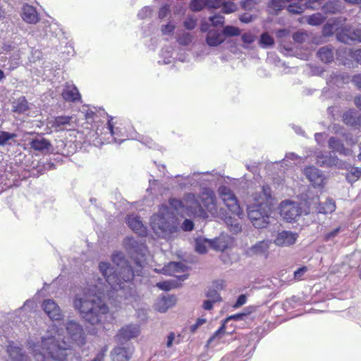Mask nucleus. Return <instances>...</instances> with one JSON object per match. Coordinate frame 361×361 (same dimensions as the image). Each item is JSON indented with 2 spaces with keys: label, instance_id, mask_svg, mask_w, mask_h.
Returning <instances> with one entry per match:
<instances>
[{
  "label": "nucleus",
  "instance_id": "f257e3e1",
  "mask_svg": "<svg viewBox=\"0 0 361 361\" xmlns=\"http://www.w3.org/2000/svg\"><path fill=\"white\" fill-rule=\"evenodd\" d=\"M99 269L104 279L97 278L94 281H88L87 287L77 293L73 300L74 309L92 325L102 324L106 319L109 307L102 299V295L112 297L115 291L117 296L124 298L126 304H133L137 300V297H130L127 288L122 285L116 273L111 274L113 269L109 262H101Z\"/></svg>",
  "mask_w": 361,
  "mask_h": 361
},
{
  "label": "nucleus",
  "instance_id": "f03ea898",
  "mask_svg": "<svg viewBox=\"0 0 361 361\" xmlns=\"http://www.w3.org/2000/svg\"><path fill=\"white\" fill-rule=\"evenodd\" d=\"M123 245L128 253L134 259L137 269L133 270L129 262L126 259L124 255L121 252H115L111 255L113 263L116 269H113L111 274L115 271L118 277L121 280L123 286L127 288L130 297H137L135 290L131 287L130 281L135 274L140 275L142 264V259L146 253V247L143 243L138 242L133 238L127 237L124 239Z\"/></svg>",
  "mask_w": 361,
  "mask_h": 361
},
{
  "label": "nucleus",
  "instance_id": "7ed1b4c3",
  "mask_svg": "<svg viewBox=\"0 0 361 361\" xmlns=\"http://www.w3.org/2000/svg\"><path fill=\"white\" fill-rule=\"evenodd\" d=\"M123 245L128 253L134 259L137 269L133 270L129 262L126 259L124 255L121 252H115L111 255L113 263L116 269H113L111 274L115 271L118 277L121 280L123 286L127 288L130 297H137L135 290L131 287L130 281L135 274L140 275L142 264V259L146 253V247L143 243L138 242L133 238L127 237L124 239Z\"/></svg>",
  "mask_w": 361,
  "mask_h": 361
},
{
  "label": "nucleus",
  "instance_id": "20e7f679",
  "mask_svg": "<svg viewBox=\"0 0 361 361\" xmlns=\"http://www.w3.org/2000/svg\"><path fill=\"white\" fill-rule=\"evenodd\" d=\"M133 131L130 124L110 117L103 126H98L96 130H89L84 142L94 146L111 142L121 144L126 140L134 138Z\"/></svg>",
  "mask_w": 361,
  "mask_h": 361
},
{
  "label": "nucleus",
  "instance_id": "39448f33",
  "mask_svg": "<svg viewBox=\"0 0 361 361\" xmlns=\"http://www.w3.org/2000/svg\"><path fill=\"white\" fill-rule=\"evenodd\" d=\"M56 335L41 338V342L36 343L32 338L27 341L29 348L36 361H66L70 350V345L61 339L59 331Z\"/></svg>",
  "mask_w": 361,
  "mask_h": 361
},
{
  "label": "nucleus",
  "instance_id": "423d86ee",
  "mask_svg": "<svg viewBox=\"0 0 361 361\" xmlns=\"http://www.w3.org/2000/svg\"><path fill=\"white\" fill-rule=\"evenodd\" d=\"M271 190L264 185L259 192L253 195V202L247 206V216L253 226L263 228L269 224L271 211Z\"/></svg>",
  "mask_w": 361,
  "mask_h": 361
},
{
  "label": "nucleus",
  "instance_id": "0eeeda50",
  "mask_svg": "<svg viewBox=\"0 0 361 361\" xmlns=\"http://www.w3.org/2000/svg\"><path fill=\"white\" fill-rule=\"evenodd\" d=\"M150 226L159 238L168 240L178 231L180 223L171 208L163 204L158 212L152 216Z\"/></svg>",
  "mask_w": 361,
  "mask_h": 361
},
{
  "label": "nucleus",
  "instance_id": "6e6552de",
  "mask_svg": "<svg viewBox=\"0 0 361 361\" xmlns=\"http://www.w3.org/2000/svg\"><path fill=\"white\" fill-rule=\"evenodd\" d=\"M169 205L177 214L182 216H197L202 219H207L209 216L201 207L194 193L186 194L183 200L171 198L169 200Z\"/></svg>",
  "mask_w": 361,
  "mask_h": 361
},
{
  "label": "nucleus",
  "instance_id": "1a4fd4ad",
  "mask_svg": "<svg viewBox=\"0 0 361 361\" xmlns=\"http://www.w3.org/2000/svg\"><path fill=\"white\" fill-rule=\"evenodd\" d=\"M345 21V18H338L334 20L333 23L329 22L325 25L324 32L325 34H331L334 32H336L337 39L345 44H350L354 41L361 42V27H357L351 31L350 27L345 25L342 26L340 30H338V24H342Z\"/></svg>",
  "mask_w": 361,
  "mask_h": 361
},
{
  "label": "nucleus",
  "instance_id": "9d476101",
  "mask_svg": "<svg viewBox=\"0 0 361 361\" xmlns=\"http://www.w3.org/2000/svg\"><path fill=\"white\" fill-rule=\"evenodd\" d=\"M196 198L207 215L209 213L213 217L219 216V211H218L216 206V195L212 189L209 188H202L199 196H196Z\"/></svg>",
  "mask_w": 361,
  "mask_h": 361
},
{
  "label": "nucleus",
  "instance_id": "9b49d317",
  "mask_svg": "<svg viewBox=\"0 0 361 361\" xmlns=\"http://www.w3.org/2000/svg\"><path fill=\"white\" fill-rule=\"evenodd\" d=\"M317 164L321 167H336L337 169H348L346 162L341 160L332 152L316 151L314 153Z\"/></svg>",
  "mask_w": 361,
  "mask_h": 361
},
{
  "label": "nucleus",
  "instance_id": "f8f14e48",
  "mask_svg": "<svg viewBox=\"0 0 361 361\" xmlns=\"http://www.w3.org/2000/svg\"><path fill=\"white\" fill-rule=\"evenodd\" d=\"M219 193L228 210L233 214L241 218L243 212L241 211L237 198L232 190L226 186H221L219 188Z\"/></svg>",
  "mask_w": 361,
  "mask_h": 361
},
{
  "label": "nucleus",
  "instance_id": "ddd939ff",
  "mask_svg": "<svg viewBox=\"0 0 361 361\" xmlns=\"http://www.w3.org/2000/svg\"><path fill=\"white\" fill-rule=\"evenodd\" d=\"M279 210L281 216L288 222L296 221L302 214L300 204L290 200L283 201L280 204Z\"/></svg>",
  "mask_w": 361,
  "mask_h": 361
},
{
  "label": "nucleus",
  "instance_id": "4468645a",
  "mask_svg": "<svg viewBox=\"0 0 361 361\" xmlns=\"http://www.w3.org/2000/svg\"><path fill=\"white\" fill-rule=\"evenodd\" d=\"M345 49L347 48L341 47L335 52L334 47L329 44L319 48L317 51V56L325 63H331L334 60L335 54H336L338 60L343 61L347 57V55L344 54Z\"/></svg>",
  "mask_w": 361,
  "mask_h": 361
},
{
  "label": "nucleus",
  "instance_id": "2eb2a0df",
  "mask_svg": "<svg viewBox=\"0 0 361 361\" xmlns=\"http://www.w3.org/2000/svg\"><path fill=\"white\" fill-rule=\"evenodd\" d=\"M66 330L73 342L78 345H83L85 342V335L80 324L75 320H68L65 323Z\"/></svg>",
  "mask_w": 361,
  "mask_h": 361
},
{
  "label": "nucleus",
  "instance_id": "dca6fc26",
  "mask_svg": "<svg viewBox=\"0 0 361 361\" xmlns=\"http://www.w3.org/2000/svg\"><path fill=\"white\" fill-rule=\"evenodd\" d=\"M320 4L317 1L290 0L287 4V10L293 14H300L307 8L317 9Z\"/></svg>",
  "mask_w": 361,
  "mask_h": 361
},
{
  "label": "nucleus",
  "instance_id": "f3484780",
  "mask_svg": "<svg viewBox=\"0 0 361 361\" xmlns=\"http://www.w3.org/2000/svg\"><path fill=\"white\" fill-rule=\"evenodd\" d=\"M73 117L70 116H59L47 122V126L54 132H61L71 129L73 126Z\"/></svg>",
  "mask_w": 361,
  "mask_h": 361
},
{
  "label": "nucleus",
  "instance_id": "a211bd4d",
  "mask_svg": "<svg viewBox=\"0 0 361 361\" xmlns=\"http://www.w3.org/2000/svg\"><path fill=\"white\" fill-rule=\"evenodd\" d=\"M140 333V330L139 325L130 324L121 327L117 333L116 338L117 341L122 344L123 342L137 338Z\"/></svg>",
  "mask_w": 361,
  "mask_h": 361
},
{
  "label": "nucleus",
  "instance_id": "6ab92c4d",
  "mask_svg": "<svg viewBox=\"0 0 361 361\" xmlns=\"http://www.w3.org/2000/svg\"><path fill=\"white\" fill-rule=\"evenodd\" d=\"M42 308L51 320L59 321L63 319L62 310L54 300H44L42 302Z\"/></svg>",
  "mask_w": 361,
  "mask_h": 361
},
{
  "label": "nucleus",
  "instance_id": "aec40b11",
  "mask_svg": "<svg viewBox=\"0 0 361 361\" xmlns=\"http://www.w3.org/2000/svg\"><path fill=\"white\" fill-rule=\"evenodd\" d=\"M298 234L290 231H279L274 240V243L279 247H289L294 245Z\"/></svg>",
  "mask_w": 361,
  "mask_h": 361
},
{
  "label": "nucleus",
  "instance_id": "412c9836",
  "mask_svg": "<svg viewBox=\"0 0 361 361\" xmlns=\"http://www.w3.org/2000/svg\"><path fill=\"white\" fill-rule=\"evenodd\" d=\"M304 175L314 187H321L324 184L325 177L321 170L310 166L305 168Z\"/></svg>",
  "mask_w": 361,
  "mask_h": 361
},
{
  "label": "nucleus",
  "instance_id": "4be33fe9",
  "mask_svg": "<svg viewBox=\"0 0 361 361\" xmlns=\"http://www.w3.org/2000/svg\"><path fill=\"white\" fill-rule=\"evenodd\" d=\"M133 353V348L127 345L126 346L118 345L111 352L113 361H128Z\"/></svg>",
  "mask_w": 361,
  "mask_h": 361
},
{
  "label": "nucleus",
  "instance_id": "5701e85b",
  "mask_svg": "<svg viewBox=\"0 0 361 361\" xmlns=\"http://www.w3.org/2000/svg\"><path fill=\"white\" fill-rule=\"evenodd\" d=\"M6 351L12 361H30V358L23 353L21 346L14 341L8 343Z\"/></svg>",
  "mask_w": 361,
  "mask_h": 361
},
{
  "label": "nucleus",
  "instance_id": "b1692460",
  "mask_svg": "<svg viewBox=\"0 0 361 361\" xmlns=\"http://www.w3.org/2000/svg\"><path fill=\"white\" fill-rule=\"evenodd\" d=\"M217 217L224 220L230 231L233 233L237 234L241 231L242 228L238 219L234 216L233 217L228 215L226 212L224 211L223 209L219 210V214Z\"/></svg>",
  "mask_w": 361,
  "mask_h": 361
},
{
  "label": "nucleus",
  "instance_id": "393cba45",
  "mask_svg": "<svg viewBox=\"0 0 361 361\" xmlns=\"http://www.w3.org/2000/svg\"><path fill=\"white\" fill-rule=\"evenodd\" d=\"M127 224L140 236H145L147 234V228L142 224L140 217L134 214L128 215Z\"/></svg>",
  "mask_w": 361,
  "mask_h": 361
},
{
  "label": "nucleus",
  "instance_id": "a878e982",
  "mask_svg": "<svg viewBox=\"0 0 361 361\" xmlns=\"http://www.w3.org/2000/svg\"><path fill=\"white\" fill-rule=\"evenodd\" d=\"M329 148L332 152H338L341 155L350 156L352 154V150L345 147L343 141L337 137H331L328 141Z\"/></svg>",
  "mask_w": 361,
  "mask_h": 361
},
{
  "label": "nucleus",
  "instance_id": "bb28decb",
  "mask_svg": "<svg viewBox=\"0 0 361 361\" xmlns=\"http://www.w3.org/2000/svg\"><path fill=\"white\" fill-rule=\"evenodd\" d=\"M61 95L64 100L69 102H75L80 99V94L77 87L73 84L66 83Z\"/></svg>",
  "mask_w": 361,
  "mask_h": 361
},
{
  "label": "nucleus",
  "instance_id": "cd10ccee",
  "mask_svg": "<svg viewBox=\"0 0 361 361\" xmlns=\"http://www.w3.org/2000/svg\"><path fill=\"white\" fill-rule=\"evenodd\" d=\"M209 4L213 8H221V11L226 14L233 13L237 10V6L230 1L212 0Z\"/></svg>",
  "mask_w": 361,
  "mask_h": 361
},
{
  "label": "nucleus",
  "instance_id": "c85d7f7f",
  "mask_svg": "<svg viewBox=\"0 0 361 361\" xmlns=\"http://www.w3.org/2000/svg\"><path fill=\"white\" fill-rule=\"evenodd\" d=\"M176 302V298L175 295H165L162 296L157 300L155 307L160 312H165L167 310L173 307Z\"/></svg>",
  "mask_w": 361,
  "mask_h": 361
},
{
  "label": "nucleus",
  "instance_id": "c756f323",
  "mask_svg": "<svg viewBox=\"0 0 361 361\" xmlns=\"http://www.w3.org/2000/svg\"><path fill=\"white\" fill-rule=\"evenodd\" d=\"M343 121L348 126L357 127L361 123V116L355 109H349L343 115Z\"/></svg>",
  "mask_w": 361,
  "mask_h": 361
},
{
  "label": "nucleus",
  "instance_id": "7c9ffc66",
  "mask_svg": "<svg viewBox=\"0 0 361 361\" xmlns=\"http://www.w3.org/2000/svg\"><path fill=\"white\" fill-rule=\"evenodd\" d=\"M21 16L23 19L28 23H36L39 19L36 8L27 4L23 6Z\"/></svg>",
  "mask_w": 361,
  "mask_h": 361
},
{
  "label": "nucleus",
  "instance_id": "2f4dec72",
  "mask_svg": "<svg viewBox=\"0 0 361 361\" xmlns=\"http://www.w3.org/2000/svg\"><path fill=\"white\" fill-rule=\"evenodd\" d=\"M222 32L218 30H209L206 36V42L209 47H217L224 42Z\"/></svg>",
  "mask_w": 361,
  "mask_h": 361
},
{
  "label": "nucleus",
  "instance_id": "473e14b6",
  "mask_svg": "<svg viewBox=\"0 0 361 361\" xmlns=\"http://www.w3.org/2000/svg\"><path fill=\"white\" fill-rule=\"evenodd\" d=\"M344 7L338 0L329 1L322 6V11L327 14L341 13Z\"/></svg>",
  "mask_w": 361,
  "mask_h": 361
},
{
  "label": "nucleus",
  "instance_id": "72a5a7b5",
  "mask_svg": "<svg viewBox=\"0 0 361 361\" xmlns=\"http://www.w3.org/2000/svg\"><path fill=\"white\" fill-rule=\"evenodd\" d=\"M271 242L269 240H262L252 245L248 250L250 255H264L267 252Z\"/></svg>",
  "mask_w": 361,
  "mask_h": 361
},
{
  "label": "nucleus",
  "instance_id": "f704fd0d",
  "mask_svg": "<svg viewBox=\"0 0 361 361\" xmlns=\"http://www.w3.org/2000/svg\"><path fill=\"white\" fill-rule=\"evenodd\" d=\"M315 208L318 213L324 214H331L336 209V204L332 199H326L325 202L318 203Z\"/></svg>",
  "mask_w": 361,
  "mask_h": 361
},
{
  "label": "nucleus",
  "instance_id": "c9c22d12",
  "mask_svg": "<svg viewBox=\"0 0 361 361\" xmlns=\"http://www.w3.org/2000/svg\"><path fill=\"white\" fill-rule=\"evenodd\" d=\"M13 112L19 114H25L29 110L28 102L25 97H20L16 99L12 104Z\"/></svg>",
  "mask_w": 361,
  "mask_h": 361
},
{
  "label": "nucleus",
  "instance_id": "e433bc0d",
  "mask_svg": "<svg viewBox=\"0 0 361 361\" xmlns=\"http://www.w3.org/2000/svg\"><path fill=\"white\" fill-rule=\"evenodd\" d=\"M30 145L35 151L43 152L50 147V142L42 137H37L32 139Z\"/></svg>",
  "mask_w": 361,
  "mask_h": 361
},
{
  "label": "nucleus",
  "instance_id": "4c0bfd02",
  "mask_svg": "<svg viewBox=\"0 0 361 361\" xmlns=\"http://www.w3.org/2000/svg\"><path fill=\"white\" fill-rule=\"evenodd\" d=\"M207 173H208V172H205V173L195 172L192 174L188 175L185 177L181 176L182 178H183L185 182L184 183L181 182V183H179L178 184L180 188H185L188 185H196L200 184L202 180L198 177L200 176V174H207Z\"/></svg>",
  "mask_w": 361,
  "mask_h": 361
},
{
  "label": "nucleus",
  "instance_id": "58836bf2",
  "mask_svg": "<svg viewBox=\"0 0 361 361\" xmlns=\"http://www.w3.org/2000/svg\"><path fill=\"white\" fill-rule=\"evenodd\" d=\"M184 265L181 262H171L162 269L161 272L164 274L173 275L183 270Z\"/></svg>",
  "mask_w": 361,
  "mask_h": 361
},
{
  "label": "nucleus",
  "instance_id": "ea45409f",
  "mask_svg": "<svg viewBox=\"0 0 361 361\" xmlns=\"http://www.w3.org/2000/svg\"><path fill=\"white\" fill-rule=\"evenodd\" d=\"M173 48L171 47H165L162 48L159 54L160 59L159 63L169 64L174 60L173 57Z\"/></svg>",
  "mask_w": 361,
  "mask_h": 361
},
{
  "label": "nucleus",
  "instance_id": "a19ab883",
  "mask_svg": "<svg viewBox=\"0 0 361 361\" xmlns=\"http://www.w3.org/2000/svg\"><path fill=\"white\" fill-rule=\"evenodd\" d=\"M226 332V326L225 324H222V325L219 327V329L216 331L213 335L209 338L207 341V345L208 346L216 345L219 343V341L223 337Z\"/></svg>",
  "mask_w": 361,
  "mask_h": 361
},
{
  "label": "nucleus",
  "instance_id": "79ce46f5",
  "mask_svg": "<svg viewBox=\"0 0 361 361\" xmlns=\"http://www.w3.org/2000/svg\"><path fill=\"white\" fill-rule=\"evenodd\" d=\"M348 169H345L346 170H349L350 171L346 175V180L349 183H354L355 182L358 178L361 177V168L359 167H352L350 164H348Z\"/></svg>",
  "mask_w": 361,
  "mask_h": 361
},
{
  "label": "nucleus",
  "instance_id": "37998d69",
  "mask_svg": "<svg viewBox=\"0 0 361 361\" xmlns=\"http://www.w3.org/2000/svg\"><path fill=\"white\" fill-rule=\"evenodd\" d=\"M212 1V0H191L190 8L191 11L197 12L206 7L212 8L209 4Z\"/></svg>",
  "mask_w": 361,
  "mask_h": 361
},
{
  "label": "nucleus",
  "instance_id": "c03bdc74",
  "mask_svg": "<svg viewBox=\"0 0 361 361\" xmlns=\"http://www.w3.org/2000/svg\"><path fill=\"white\" fill-rule=\"evenodd\" d=\"M228 246V243L225 237L217 238L214 240H211L210 243V247L218 251H224Z\"/></svg>",
  "mask_w": 361,
  "mask_h": 361
},
{
  "label": "nucleus",
  "instance_id": "a18cd8bd",
  "mask_svg": "<svg viewBox=\"0 0 361 361\" xmlns=\"http://www.w3.org/2000/svg\"><path fill=\"white\" fill-rule=\"evenodd\" d=\"M326 82L330 86L335 85L339 87L344 83V77L337 73H332L326 79Z\"/></svg>",
  "mask_w": 361,
  "mask_h": 361
},
{
  "label": "nucleus",
  "instance_id": "49530a36",
  "mask_svg": "<svg viewBox=\"0 0 361 361\" xmlns=\"http://www.w3.org/2000/svg\"><path fill=\"white\" fill-rule=\"evenodd\" d=\"M211 240L198 238L195 240V250L198 253L204 254L207 252V247L210 246Z\"/></svg>",
  "mask_w": 361,
  "mask_h": 361
},
{
  "label": "nucleus",
  "instance_id": "de8ad7c7",
  "mask_svg": "<svg viewBox=\"0 0 361 361\" xmlns=\"http://www.w3.org/2000/svg\"><path fill=\"white\" fill-rule=\"evenodd\" d=\"M332 131L336 134H342L345 137V142L348 145H355L357 142V139L353 138L349 135H346L342 132V128L339 125L334 124L332 126Z\"/></svg>",
  "mask_w": 361,
  "mask_h": 361
},
{
  "label": "nucleus",
  "instance_id": "09e8293b",
  "mask_svg": "<svg viewBox=\"0 0 361 361\" xmlns=\"http://www.w3.org/2000/svg\"><path fill=\"white\" fill-rule=\"evenodd\" d=\"M325 19L326 18L322 13H317L308 17L307 23L311 25L317 26L323 23Z\"/></svg>",
  "mask_w": 361,
  "mask_h": 361
},
{
  "label": "nucleus",
  "instance_id": "8fccbe9b",
  "mask_svg": "<svg viewBox=\"0 0 361 361\" xmlns=\"http://www.w3.org/2000/svg\"><path fill=\"white\" fill-rule=\"evenodd\" d=\"M274 43V38L267 32H264L260 36L259 45L262 48H268Z\"/></svg>",
  "mask_w": 361,
  "mask_h": 361
},
{
  "label": "nucleus",
  "instance_id": "3c124183",
  "mask_svg": "<svg viewBox=\"0 0 361 361\" xmlns=\"http://www.w3.org/2000/svg\"><path fill=\"white\" fill-rule=\"evenodd\" d=\"M16 137V134L0 130V146L11 145L9 141Z\"/></svg>",
  "mask_w": 361,
  "mask_h": 361
},
{
  "label": "nucleus",
  "instance_id": "603ef678",
  "mask_svg": "<svg viewBox=\"0 0 361 361\" xmlns=\"http://www.w3.org/2000/svg\"><path fill=\"white\" fill-rule=\"evenodd\" d=\"M240 28L233 25H226L222 30V35L226 37H235L240 35Z\"/></svg>",
  "mask_w": 361,
  "mask_h": 361
},
{
  "label": "nucleus",
  "instance_id": "864d4df0",
  "mask_svg": "<svg viewBox=\"0 0 361 361\" xmlns=\"http://www.w3.org/2000/svg\"><path fill=\"white\" fill-rule=\"evenodd\" d=\"M193 39V36L188 32H183L177 37V42L183 46L189 45Z\"/></svg>",
  "mask_w": 361,
  "mask_h": 361
},
{
  "label": "nucleus",
  "instance_id": "5fc2aeb1",
  "mask_svg": "<svg viewBox=\"0 0 361 361\" xmlns=\"http://www.w3.org/2000/svg\"><path fill=\"white\" fill-rule=\"evenodd\" d=\"M290 0H271L269 6L275 11H280L287 7Z\"/></svg>",
  "mask_w": 361,
  "mask_h": 361
},
{
  "label": "nucleus",
  "instance_id": "6e6d98bb",
  "mask_svg": "<svg viewBox=\"0 0 361 361\" xmlns=\"http://www.w3.org/2000/svg\"><path fill=\"white\" fill-rule=\"evenodd\" d=\"M344 54L347 56H351L359 64L361 65V49L352 51L350 49H345Z\"/></svg>",
  "mask_w": 361,
  "mask_h": 361
},
{
  "label": "nucleus",
  "instance_id": "4d7b16f0",
  "mask_svg": "<svg viewBox=\"0 0 361 361\" xmlns=\"http://www.w3.org/2000/svg\"><path fill=\"white\" fill-rule=\"evenodd\" d=\"M20 58V50H16L10 56L11 65H10L9 69H14L18 66V65L20 63V62H19Z\"/></svg>",
  "mask_w": 361,
  "mask_h": 361
},
{
  "label": "nucleus",
  "instance_id": "13d9d810",
  "mask_svg": "<svg viewBox=\"0 0 361 361\" xmlns=\"http://www.w3.org/2000/svg\"><path fill=\"white\" fill-rule=\"evenodd\" d=\"M207 297L209 300H211L212 301L216 302L221 300V298L218 293L217 290L215 289H209L207 294Z\"/></svg>",
  "mask_w": 361,
  "mask_h": 361
},
{
  "label": "nucleus",
  "instance_id": "bf43d9fd",
  "mask_svg": "<svg viewBox=\"0 0 361 361\" xmlns=\"http://www.w3.org/2000/svg\"><path fill=\"white\" fill-rule=\"evenodd\" d=\"M152 10L149 6H145L139 11L137 13V17L140 19H145L149 17L152 15Z\"/></svg>",
  "mask_w": 361,
  "mask_h": 361
},
{
  "label": "nucleus",
  "instance_id": "052dcab7",
  "mask_svg": "<svg viewBox=\"0 0 361 361\" xmlns=\"http://www.w3.org/2000/svg\"><path fill=\"white\" fill-rule=\"evenodd\" d=\"M178 337H179V336H178L176 338V334L173 332H171L167 336L166 346L167 348H171L174 343H179Z\"/></svg>",
  "mask_w": 361,
  "mask_h": 361
},
{
  "label": "nucleus",
  "instance_id": "680f3d73",
  "mask_svg": "<svg viewBox=\"0 0 361 361\" xmlns=\"http://www.w3.org/2000/svg\"><path fill=\"white\" fill-rule=\"evenodd\" d=\"M141 143L149 148L152 149H158L159 145L156 144L150 137H142L141 140Z\"/></svg>",
  "mask_w": 361,
  "mask_h": 361
},
{
  "label": "nucleus",
  "instance_id": "e2e57ef3",
  "mask_svg": "<svg viewBox=\"0 0 361 361\" xmlns=\"http://www.w3.org/2000/svg\"><path fill=\"white\" fill-rule=\"evenodd\" d=\"M341 230V228L338 227V228L334 229L333 231L326 233L324 237V240L325 241L333 240L335 238V237H336L338 235Z\"/></svg>",
  "mask_w": 361,
  "mask_h": 361
},
{
  "label": "nucleus",
  "instance_id": "0e129e2a",
  "mask_svg": "<svg viewBox=\"0 0 361 361\" xmlns=\"http://www.w3.org/2000/svg\"><path fill=\"white\" fill-rule=\"evenodd\" d=\"M257 5L256 0H242L241 6L243 8L247 11L252 10Z\"/></svg>",
  "mask_w": 361,
  "mask_h": 361
},
{
  "label": "nucleus",
  "instance_id": "69168bd1",
  "mask_svg": "<svg viewBox=\"0 0 361 361\" xmlns=\"http://www.w3.org/2000/svg\"><path fill=\"white\" fill-rule=\"evenodd\" d=\"M197 25V20L196 19L193 18L192 17H188L187 18L184 22L183 25L187 30H193Z\"/></svg>",
  "mask_w": 361,
  "mask_h": 361
},
{
  "label": "nucleus",
  "instance_id": "338daca9",
  "mask_svg": "<svg viewBox=\"0 0 361 361\" xmlns=\"http://www.w3.org/2000/svg\"><path fill=\"white\" fill-rule=\"evenodd\" d=\"M209 19L214 26L223 25L224 23V17L221 15H214L210 16Z\"/></svg>",
  "mask_w": 361,
  "mask_h": 361
},
{
  "label": "nucleus",
  "instance_id": "774afa93",
  "mask_svg": "<svg viewBox=\"0 0 361 361\" xmlns=\"http://www.w3.org/2000/svg\"><path fill=\"white\" fill-rule=\"evenodd\" d=\"M171 13L170 6L168 4H165L161 6L159 11V18L164 19L166 18Z\"/></svg>",
  "mask_w": 361,
  "mask_h": 361
}]
</instances>
